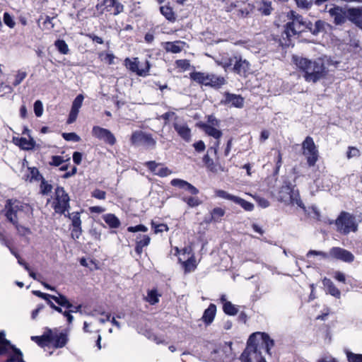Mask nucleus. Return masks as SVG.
<instances>
[{
	"mask_svg": "<svg viewBox=\"0 0 362 362\" xmlns=\"http://www.w3.org/2000/svg\"><path fill=\"white\" fill-rule=\"evenodd\" d=\"M130 142L132 146L143 145L146 147H154L156 146V140L151 134H147L143 131H135L132 134Z\"/></svg>",
	"mask_w": 362,
	"mask_h": 362,
	"instance_id": "4468645a",
	"label": "nucleus"
},
{
	"mask_svg": "<svg viewBox=\"0 0 362 362\" xmlns=\"http://www.w3.org/2000/svg\"><path fill=\"white\" fill-rule=\"evenodd\" d=\"M337 230L343 235L358 230V223L354 215L346 211H341L335 221Z\"/></svg>",
	"mask_w": 362,
	"mask_h": 362,
	"instance_id": "9d476101",
	"label": "nucleus"
},
{
	"mask_svg": "<svg viewBox=\"0 0 362 362\" xmlns=\"http://www.w3.org/2000/svg\"><path fill=\"white\" fill-rule=\"evenodd\" d=\"M4 23L10 28H14L16 23L13 18L8 13L5 12L3 16Z\"/></svg>",
	"mask_w": 362,
	"mask_h": 362,
	"instance_id": "5fc2aeb1",
	"label": "nucleus"
},
{
	"mask_svg": "<svg viewBox=\"0 0 362 362\" xmlns=\"http://www.w3.org/2000/svg\"><path fill=\"white\" fill-rule=\"evenodd\" d=\"M151 227L153 230V233L155 234H158L159 233H163V231H168L169 227L165 223H158L157 224L153 221L151 223Z\"/></svg>",
	"mask_w": 362,
	"mask_h": 362,
	"instance_id": "a18cd8bd",
	"label": "nucleus"
},
{
	"mask_svg": "<svg viewBox=\"0 0 362 362\" xmlns=\"http://www.w3.org/2000/svg\"><path fill=\"white\" fill-rule=\"evenodd\" d=\"M323 286L325 288V291L327 293L335 297L336 298H340L341 297V291L338 288L336 287L334 284L330 279L325 277L322 280Z\"/></svg>",
	"mask_w": 362,
	"mask_h": 362,
	"instance_id": "bb28decb",
	"label": "nucleus"
},
{
	"mask_svg": "<svg viewBox=\"0 0 362 362\" xmlns=\"http://www.w3.org/2000/svg\"><path fill=\"white\" fill-rule=\"evenodd\" d=\"M207 122H206L208 124H211L212 126H219L220 125V121L216 119V117L214 115H209L206 117Z\"/></svg>",
	"mask_w": 362,
	"mask_h": 362,
	"instance_id": "774afa93",
	"label": "nucleus"
},
{
	"mask_svg": "<svg viewBox=\"0 0 362 362\" xmlns=\"http://www.w3.org/2000/svg\"><path fill=\"white\" fill-rule=\"evenodd\" d=\"M348 13L349 19L358 27L362 28V9L350 8Z\"/></svg>",
	"mask_w": 362,
	"mask_h": 362,
	"instance_id": "473e14b6",
	"label": "nucleus"
},
{
	"mask_svg": "<svg viewBox=\"0 0 362 362\" xmlns=\"http://www.w3.org/2000/svg\"><path fill=\"white\" fill-rule=\"evenodd\" d=\"M28 170L30 172V174L26 175V180H29L31 182L33 180L40 181V180L42 178L43 176L40 174L37 168L28 167Z\"/></svg>",
	"mask_w": 362,
	"mask_h": 362,
	"instance_id": "58836bf2",
	"label": "nucleus"
},
{
	"mask_svg": "<svg viewBox=\"0 0 362 362\" xmlns=\"http://www.w3.org/2000/svg\"><path fill=\"white\" fill-rule=\"evenodd\" d=\"M197 126L204 132V133L215 139H220L222 136L223 133L221 130L218 129L217 127L219 126H212L211 124H208L204 122H199L197 124Z\"/></svg>",
	"mask_w": 362,
	"mask_h": 362,
	"instance_id": "b1692460",
	"label": "nucleus"
},
{
	"mask_svg": "<svg viewBox=\"0 0 362 362\" xmlns=\"http://www.w3.org/2000/svg\"><path fill=\"white\" fill-rule=\"evenodd\" d=\"M124 65L130 71L135 73L139 76L143 77H145L148 75L151 69V64L148 60H146L145 62V66L141 69H139V62L137 57H134L132 59H131L129 57H127L124 60Z\"/></svg>",
	"mask_w": 362,
	"mask_h": 362,
	"instance_id": "dca6fc26",
	"label": "nucleus"
},
{
	"mask_svg": "<svg viewBox=\"0 0 362 362\" xmlns=\"http://www.w3.org/2000/svg\"><path fill=\"white\" fill-rule=\"evenodd\" d=\"M346 358L348 362H362L361 354H354L351 351H347Z\"/></svg>",
	"mask_w": 362,
	"mask_h": 362,
	"instance_id": "3c124183",
	"label": "nucleus"
},
{
	"mask_svg": "<svg viewBox=\"0 0 362 362\" xmlns=\"http://www.w3.org/2000/svg\"><path fill=\"white\" fill-rule=\"evenodd\" d=\"M68 216L71 220V238L74 239H78L83 232L80 213L73 212L71 214H69Z\"/></svg>",
	"mask_w": 362,
	"mask_h": 362,
	"instance_id": "aec40b11",
	"label": "nucleus"
},
{
	"mask_svg": "<svg viewBox=\"0 0 362 362\" xmlns=\"http://www.w3.org/2000/svg\"><path fill=\"white\" fill-rule=\"evenodd\" d=\"M274 346V341L266 332H257L252 333L247 340L246 349L239 358L240 362H251L250 353L257 354L259 347H262L266 354L271 356V349Z\"/></svg>",
	"mask_w": 362,
	"mask_h": 362,
	"instance_id": "20e7f679",
	"label": "nucleus"
},
{
	"mask_svg": "<svg viewBox=\"0 0 362 362\" xmlns=\"http://www.w3.org/2000/svg\"><path fill=\"white\" fill-rule=\"evenodd\" d=\"M245 99L240 95L225 92L223 98L221 100V104L228 105L236 108H243L244 107Z\"/></svg>",
	"mask_w": 362,
	"mask_h": 362,
	"instance_id": "6ab92c4d",
	"label": "nucleus"
},
{
	"mask_svg": "<svg viewBox=\"0 0 362 362\" xmlns=\"http://www.w3.org/2000/svg\"><path fill=\"white\" fill-rule=\"evenodd\" d=\"M159 296L160 295L158 293L157 289H152L148 292V301L151 305H155L158 303Z\"/></svg>",
	"mask_w": 362,
	"mask_h": 362,
	"instance_id": "49530a36",
	"label": "nucleus"
},
{
	"mask_svg": "<svg viewBox=\"0 0 362 362\" xmlns=\"http://www.w3.org/2000/svg\"><path fill=\"white\" fill-rule=\"evenodd\" d=\"M70 158H68L66 160H69ZM66 160L64 159L62 156H52L51 157V160L49 162V165L50 166L54 167H59L63 163H64Z\"/></svg>",
	"mask_w": 362,
	"mask_h": 362,
	"instance_id": "de8ad7c7",
	"label": "nucleus"
},
{
	"mask_svg": "<svg viewBox=\"0 0 362 362\" xmlns=\"http://www.w3.org/2000/svg\"><path fill=\"white\" fill-rule=\"evenodd\" d=\"M216 313V306L214 303H210L209 307L204 311L202 320L206 325L211 324L215 318Z\"/></svg>",
	"mask_w": 362,
	"mask_h": 362,
	"instance_id": "cd10ccee",
	"label": "nucleus"
},
{
	"mask_svg": "<svg viewBox=\"0 0 362 362\" xmlns=\"http://www.w3.org/2000/svg\"><path fill=\"white\" fill-rule=\"evenodd\" d=\"M99 57L101 58V60L105 61L108 65L114 64V59L115 58V55L112 53H106L103 52L99 53Z\"/></svg>",
	"mask_w": 362,
	"mask_h": 362,
	"instance_id": "8fccbe9b",
	"label": "nucleus"
},
{
	"mask_svg": "<svg viewBox=\"0 0 362 362\" xmlns=\"http://www.w3.org/2000/svg\"><path fill=\"white\" fill-rule=\"evenodd\" d=\"M91 196L95 199L103 200L106 198V192L100 189H95L92 192Z\"/></svg>",
	"mask_w": 362,
	"mask_h": 362,
	"instance_id": "e2e57ef3",
	"label": "nucleus"
},
{
	"mask_svg": "<svg viewBox=\"0 0 362 362\" xmlns=\"http://www.w3.org/2000/svg\"><path fill=\"white\" fill-rule=\"evenodd\" d=\"M297 6L300 8H303V9H309L312 5H313V1H308V0H293Z\"/></svg>",
	"mask_w": 362,
	"mask_h": 362,
	"instance_id": "6e6d98bb",
	"label": "nucleus"
},
{
	"mask_svg": "<svg viewBox=\"0 0 362 362\" xmlns=\"http://www.w3.org/2000/svg\"><path fill=\"white\" fill-rule=\"evenodd\" d=\"M223 69L230 71L243 78H246L250 73V62L243 59L240 54H235L230 57H223L219 62Z\"/></svg>",
	"mask_w": 362,
	"mask_h": 362,
	"instance_id": "39448f33",
	"label": "nucleus"
},
{
	"mask_svg": "<svg viewBox=\"0 0 362 362\" xmlns=\"http://www.w3.org/2000/svg\"><path fill=\"white\" fill-rule=\"evenodd\" d=\"M33 293L35 296L45 300L47 302V303L49 305V307L57 312H61V308L56 305L52 302V300H54L56 303L58 304V305L60 306H71V305L69 304V300H68L66 296L62 293H58V296H56L48 293H42L40 291L37 290L33 291Z\"/></svg>",
	"mask_w": 362,
	"mask_h": 362,
	"instance_id": "9b49d317",
	"label": "nucleus"
},
{
	"mask_svg": "<svg viewBox=\"0 0 362 362\" xmlns=\"http://www.w3.org/2000/svg\"><path fill=\"white\" fill-rule=\"evenodd\" d=\"M103 220L111 228H118L121 225L119 219L113 214L104 215Z\"/></svg>",
	"mask_w": 362,
	"mask_h": 362,
	"instance_id": "c9c22d12",
	"label": "nucleus"
},
{
	"mask_svg": "<svg viewBox=\"0 0 362 362\" xmlns=\"http://www.w3.org/2000/svg\"><path fill=\"white\" fill-rule=\"evenodd\" d=\"M27 76V73L23 71H18L15 76V80L13 83L14 86L19 85Z\"/></svg>",
	"mask_w": 362,
	"mask_h": 362,
	"instance_id": "4d7b16f0",
	"label": "nucleus"
},
{
	"mask_svg": "<svg viewBox=\"0 0 362 362\" xmlns=\"http://www.w3.org/2000/svg\"><path fill=\"white\" fill-rule=\"evenodd\" d=\"M193 147L194 148L195 151L198 153L203 152L206 148L205 144L202 140H199L194 143Z\"/></svg>",
	"mask_w": 362,
	"mask_h": 362,
	"instance_id": "338daca9",
	"label": "nucleus"
},
{
	"mask_svg": "<svg viewBox=\"0 0 362 362\" xmlns=\"http://www.w3.org/2000/svg\"><path fill=\"white\" fill-rule=\"evenodd\" d=\"M83 98V95L82 94H79L74 100L66 122L68 124H71L76 121L79 110L82 106Z\"/></svg>",
	"mask_w": 362,
	"mask_h": 362,
	"instance_id": "412c9836",
	"label": "nucleus"
},
{
	"mask_svg": "<svg viewBox=\"0 0 362 362\" xmlns=\"http://www.w3.org/2000/svg\"><path fill=\"white\" fill-rule=\"evenodd\" d=\"M289 180H284L279 187L277 193V199L281 202L291 205H297L298 207L305 209V206L300 199L298 189H295Z\"/></svg>",
	"mask_w": 362,
	"mask_h": 362,
	"instance_id": "423d86ee",
	"label": "nucleus"
},
{
	"mask_svg": "<svg viewBox=\"0 0 362 362\" xmlns=\"http://www.w3.org/2000/svg\"><path fill=\"white\" fill-rule=\"evenodd\" d=\"M151 240V239L148 235H144L142 240H136V243H135L134 251L138 256H141V254L144 251V247L149 245Z\"/></svg>",
	"mask_w": 362,
	"mask_h": 362,
	"instance_id": "2f4dec72",
	"label": "nucleus"
},
{
	"mask_svg": "<svg viewBox=\"0 0 362 362\" xmlns=\"http://www.w3.org/2000/svg\"><path fill=\"white\" fill-rule=\"evenodd\" d=\"M257 11L263 16L270 15L273 11L272 2L264 0L261 1L257 6Z\"/></svg>",
	"mask_w": 362,
	"mask_h": 362,
	"instance_id": "e433bc0d",
	"label": "nucleus"
},
{
	"mask_svg": "<svg viewBox=\"0 0 362 362\" xmlns=\"http://www.w3.org/2000/svg\"><path fill=\"white\" fill-rule=\"evenodd\" d=\"M189 78L201 86L218 89L226 83V78L214 74L194 71L189 73Z\"/></svg>",
	"mask_w": 362,
	"mask_h": 362,
	"instance_id": "0eeeda50",
	"label": "nucleus"
},
{
	"mask_svg": "<svg viewBox=\"0 0 362 362\" xmlns=\"http://www.w3.org/2000/svg\"><path fill=\"white\" fill-rule=\"evenodd\" d=\"M68 342V337L65 333L61 332L59 334H53L52 341L53 346L56 349L62 348L66 346Z\"/></svg>",
	"mask_w": 362,
	"mask_h": 362,
	"instance_id": "72a5a7b5",
	"label": "nucleus"
},
{
	"mask_svg": "<svg viewBox=\"0 0 362 362\" xmlns=\"http://www.w3.org/2000/svg\"><path fill=\"white\" fill-rule=\"evenodd\" d=\"M360 155V151L356 147L349 146L348 151L346 152L347 158L350 159L353 157H358Z\"/></svg>",
	"mask_w": 362,
	"mask_h": 362,
	"instance_id": "052dcab7",
	"label": "nucleus"
},
{
	"mask_svg": "<svg viewBox=\"0 0 362 362\" xmlns=\"http://www.w3.org/2000/svg\"><path fill=\"white\" fill-rule=\"evenodd\" d=\"M288 17L290 21L285 25L284 30L279 40L282 47H289L291 44V37L301 33L309 31L313 35H317L325 31L326 23L324 21L317 20L313 24L294 11H291Z\"/></svg>",
	"mask_w": 362,
	"mask_h": 362,
	"instance_id": "f257e3e1",
	"label": "nucleus"
},
{
	"mask_svg": "<svg viewBox=\"0 0 362 362\" xmlns=\"http://www.w3.org/2000/svg\"><path fill=\"white\" fill-rule=\"evenodd\" d=\"M226 214V210L221 207H214L210 212H209V217L208 220H206V223H220L222 220L223 216Z\"/></svg>",
	"mask_w": 362,
	"mask_h": 362,
	"instance_id": "a878e982",
	"label": "nucleus"
},
{
	"mask_svg": "<svg viewBox=\"0 0 362 362\" xmlns=\"http://www.w3.org/2000/svg\"><path fill=\"white\" fill-rule=\"evenodd\" d=\"M98 9L103 12H108L114 16H117L124 11V6L118 0H99Z\"/></svg>",
	"mask_w": 362,
	"mask_h": 362,
	"instance_id": "f3484780",
	"label": "nucleus"
},
{
	"mask_svg": "<svg viewBox=\"0 0 362 362\" xmlns=\"http://www.w3.org/2000/svg\"><path fill=\"white\" fill-rule=\"evenodd\" d=\"M92 135L110 146H114L117 142L115 135L109 129L99 126L93 127Z\"/></svg>",
	"mask_w": 362,
	"mask_h": 362,
	"instance_id": "a211bd4d",
	"label": "nucleus"
},
{
	"mask_svg": "<svg viewBox=\"0 0 362 362\" xmlns=\"http://www.w3.org/2000/svg\"><path fill=\"white\" fill-rule=\"evenodd\" d=\"M311 255L320 256L323 258L330 257L333 259L347 263L354 262L355 258L354 255L351 252L339 247H333L330 249L329 254L322 251L310 250L308 251L306 256L309 257Z\"/></svg>",
	"mask_w": 362,
	"mask_h": 362,
	"instance_id": "6e6552de",
	"label": "nucleus"
},
{
	"mask_svg": "<svg viewBox=\"0 0 362 362\" xmlns=\"http://www.w3.org/2000/svg\"><path fill=\"white\" fill-rule=\"evenodd\" d=\"M209 153H206L202 158L203 163L206 167L211 172H216V168L214 162L209 156Z\"/></svg>",
	"mask_w": 362,
	"mask_h": 362,
	"instance_id": "37998d69",
	"label": "nucleus"
},
{
	"mask_svg": "<svg viewBox=\"0 0 362 362\" xmlns=\"http://www.w3.org/2000/svg\"><path fill=\"white\" fill-rule=\"evenodd\" d=\"M223 310L228 315H235L238 313V309L231 302L224 303Z\"/></svg>",
	"mask_w": 362,
	"mask_h": 362,
	"instance_id": "79ce46f5",
	"label": "nucleus"
},
{
	"mask_svg": "<svg viewBox=\"0 0 362 362\" xmlns=\"http://www.w3.org/2000/svg\"><path fill=\"white\" fill-rule=\"evenodd\" d=\"M292 61L297 68L303 73V78L307 82L317 83L326 78L328 69L325 59L322 57L314 60L305 57L293 56Z\"/></svg>",
	"mask_w": 362,
	"mask_h": 362,
	"instance_id": "f03ea898",
	"label": "nucleus"
},
{
	"mask_svg": "<svg viewBox=\"0 0 362 362\" xmlns=\"http://www.w3.org/2000/svg\"><path fill=\"white\" fill-rule=\"evenodd\" d=\"M161 14L170 22L174 23L177 19V15L173 8L168 4H165L160 7Z\"/></svg>",
	"mask_w": 362,
	"mask_h": 362,
	"instance_id": "7c9ffc66",
	"label": "nucleus"
},
{
	"mask_svg": "<svg viewBox=\"0 0 362 362\" xmlns=\"http://www.w3.org/2000/svg\"><path fill=\"white\" fill-rule=\"evenodd\" d=\"M40 192L41 194L42 195H47L48 194H49L52 189H53V187L51 184L48 183V182L47 180H45V179L44 178V177H42V178H41L40 180Z\"/></svg>",
	"mask_w": 362,
	"mask_h": 362,
	"instance_id": "a19ab883",
	"label": "nucleus"
},
{
	"mask_svg": "<svg viewBox=\"0 0 362 362\" xmlns=\"http://www.w3.org/2000/svg\"><path fill=\"white\" fill-rule=\"evenodd\" d=\"M161 165L160 163H158L154 160L147 161L145 163V166L154 175L159 177H163L171 174V170L167 167H160L158 169V166Z\"/></svg>",
	"mask_w": 362,
	"mask_h": 362,
	"instance_id": "5701e85b",
	"label": "nucleus"
},
{
	"mask_svg": "<svg viewBox=\"0 0 362 362\" xmlns=\"http://www.w3.org/2000/svg\"><path fill=\"white\" fill-rule=\"evenodd\" d=\"M59 307L62 308L60 305H59ZM58 313L62 314L66 318L68 324L72 323V322L74 320V317L71 315L72 313H71V310L67 309V310L63 311L62 308H61V312H58Z\"/></svg>",
	"mask_w": 362,
	"mask_h": 362,
	"instance_id": "69168bd1",
	"label": "nucleus"
},
{
	"mask_svg": "<svg viewBox=\"0 0 362 362\" xmlns=\"http://www.w3.org/2000/svg\"><path fill=\"white\" fill-rule=\"evenodd\" d=\"M53 339V334L50 329H47V332H45L41 336H32L31 340L35 341L39 346L45 347L47 345V343H51Z\"/></svg>",
	"mask_w": 362,
	"mask_h": 362,
	"instance_id": "393cba45",
	"label": "nucleus"
},
{
	"mask_svg": "<svg viewBox=\"0 0 362 362\" xmlns=\"http://www.w3.org/2000/svg\"><path fill=\"white\" fill-rule=\"evenodd\" d=\"M127 231L130 233H136L139 231L146 232L148 231V228L143 224H139L135 226H129L127 228Z\"/></svg>",
	"mask_w": 362,
	"mask_h": 362,
	"instance_id": "680f3d73",
	"label": "nucleus"
},
{
	"mask_svg": "<svg viewBox=\"0 0 362 362\" xmlns=\"http://www.w3.org/2000/svg\"><path fill=\"white\" fill-rule=\"evenodd\" d=\"M34 112L37 117H40L43 112V105L40 100H36L34 103Z\"/></svg>",
	"mask_w": 362,
	"mask_h": 362,
	"instance_id": "0e129e2a",
	"label": "nucleus"
},
{
	"mask_svg": "<svg viewBox=\"0 0 362 362\" xmlns=\"http://www.w3.org/2000/svg\"><path fill=\"white\" fill-rule=\"evenodd\" d=\"M0 334L2 335L3 340H6L8 342L7 344L1 342L0 343V356L7 354L9 350L11 349L13 354L7 358L6 362H24L21 351L14 345H12L10 341L5 338L4 332H0Z\"/></svg>",
	"mask_w": 362,
	"mask_h": 362,
	"instance_id": "ddd939ff",
	"label": "nucleus"
},
{
	"mask_svg": "<svg viewBox=\"0 0 362 362\" xmlns=\"http://www.w3.org/2000/svg\"><path fill=\"white\" fill-rule=\"evenodd\" d=\"M184 45H185V42L180 40L166 42L163 43V48L168 52L177 54L182 52Z\"/></svg>",
	"mask_w": 362,
	"mask_h": 362,
	"instance_id": "c85d7f7f",
	"label": "nucleus"
},
{
	"mask_svg": "<svg viewBox=\"0 0 362 362\" xmlns=\"http://www.w3.org/2000/svg\"><path fill=\"white\" fill-rule=\"evenodd\" d=\"M175 130L178 135L185 141H189L191 139V129L187 124L180 125L177 123L173 124Z\"/></svg>",
	"mask_w": 362,
	"mask_h": 362,
	"instance_id": "c756f323",
	"label": "nucleus"
},
{
	"mask_svg": "<svg viewBox=\"0 0 362 362\" xmlns=\"http://www.w3.org/2000/svg\"><path fill=\"white\" fill-rule=\"evenodd\" d=\"M170 185L173 187L187 191L192 195H197L199 192V189L196 187L182 179H173L170 181Z\"/></svg>",
	"mask_w": 362,
	"mask_h": 362,
	"instance_id": "4be33fe9",
	"label": "nucleus"
},
{
	"mask_svg": "<svg viewBox=\"0 0 362 362\" xmlns=\"http://www.w3.org/2000/svg\"><path fill=\"white\" fill-rule=\"evenodd\" d=\"M54 46L58 52L62 54H68L69 53L68 45L64 40H57L54 42Z\"/></svg>",
	"mask_w": 362,
	"mask_h": 362,
	"instance_id": "ea45409f",
	"label": "nucleus"
},
{
	"mask_svg": "<svg viewBox=\"0 0 362 362\" xmlns=\"http://www.w3.org/2000/svg\"><path fill=\"white\" fill-rule=\"evenodd\" d=\"M329 13L332 17H333L334 22L336 25H341L346 21V17L342 10L339 7L330 9Z\"/></svg>",
	"mask_w": 362,
	"mask_h": 362,
	"instance_id": "f704fd0d",
	"label": "nucleus"
},
{
	"mask_svg": "<svg viewBox=\"0 0 362 362\" xmlns=\"http://www.w3.org/2000/svg\"><path fill=\"white\" fill-rule=\"evenodd\" d=\"M35 142L33 139L28 141L26 138L21 137L20 139V146L23 149H31L33 148Z\"/></svg>",
	"mask_w": 362,
	"mask_h": 362,
	"instance_id": "864d4df0",
	"label": "nucleus"
},
{
	"mask_svg": "<svg viewBox=\"0 0 362 362\" xmlns=\"http://www.w3.org/2000/svg\"><path fill=\"white\" fill-rule=\"evenodd\" d=\"M62 137L66 140V141H76V142H78L80 141L81 138L78 135H77L76 133L74 132H70V133H63L62 134Z\"/></svg>",
	"mask_w": 362,
	"mask_h": 362,
	"instance_id": "13d9d810",
	"label": "nucleus"
},
{
	"mask_svg": "<svg viewBox=\"0 0 362 362\" xmlns=\"http://www.w3.org/2000/svg\"><path fill=\"white\" fill-rule=\"evenodd\" d=\"M185 273L193 272L197 268V262L194 255L192 254L190 257L182 263Z\"/></svg>",
	"mask_w": 362,
	"mask_h": 362,
	"instance_id": "4c0bfd02",
	"label": "nucleus"
},
{
	"mask_svg": "<svg viewBox=\"0 0 362 362\" xmlns=\"http://www.w3.org/2000/svg\"><path fill=\"white\" fill-rule=\"evenodd\" d=\"M4 243L6 245V246L8 248V250H10L11 253L18 259H21V255L18 252V251L17 250L16 248H15L10 240H4Z\"/></svg>",
	"mask_w": 362,
	"mask_h": 362,
	"instance_id": "bf43d9fd",
	"label": "nucleus"
},
{
	"mask_svg": "<svg viewBox=\"0 0 362 362\" xmlns=\"http://www.w3.org/2000/svg\"><path fill=\"white\" fill-rule=\"evenodd\" d=\"M277 156L275 160V168L274 170V175H277L279 173L280 168L282 165V153L281 150H277Z\"/></svg>",
	"mask_w": 362,
	"mask_h": 362,
	"instance_id": "09e8293b",
	"label": "nucleus"
},
{
	"mask_svg": "<svg viewBox=\"0 0 362 362\" xmlns=\"http://www.w3.org/2000/svg\"><path fill=\"white\" fill-rule=\"evenodd\" d=\"M303 154L305 156L309 167L315 165L318 160L319 152L313 139L308 136L302 143Z\"/></svg>",
	"mask_w": 362,
	"mask_h": 362,
	"instance_id": "f8f14e48",
	"label": "nucleus"
},
{
	"mask_svg": "<svg viewBox=\"0 0 362 362\" xmlns=\"http://www.w3.org/2000/svg\"><path fill=\"white\" fill-rule=\"evenodd\" d=\"M70 197L62 186H57L54 189L52 207L55 213L64 214L70 208Z\"/></svg>",
	"mask_w": 362,
	"mask_h": 362,
	"instance_id": "1a4fd4ad",
	"label": "nucleus"
},
{
	"mask_svg": "<svg viewBox=\"0 0 362 362\" xmlns=\"http://www.w3.org/2000/svg\"><path fill=\"white\" fill-rule=\"evenodd\" d=\"M182 201L190 207H196L202 204V201L197 197H185Z\"/></svg>",
	"mask_w": 362,
	"mask_h": 362,
	"instance_id": "c03bdc74",
	"label": "nucleus"
},
{
	"mask_svg": "<svg viewBox=\"0 0 362 362\" xmlns=\"http://www.w3.org/2000/svg\"><path fill=\"white\" fill-rule=\"evenodd\" d=\"M214 192L216 197L230 200L235 204L240 205L244 210L247 211H251L254 209V204L252 203L247 202L241 197L229 194L225 190L216 189Z\"/></svg>",
	"mask_w": 362,
	"mask_h": 362,
	"instance_id": "2eb2a0df",
	"label": "nucleus"
},
{
	"mask_svg": "<svg viewBox=\"0 0 362 362\" xmlns=\"http://www.w3.org/2000/svg\"><path fill=\"white\" fill-rule=\"evenodd\" d=\"M2 211L7 221L14 226L20 236H25L32 233L28 227L19 223L18 218V212L22 211L28 215L33 214V209L30 204L23 203L16 199H8Z\"/></svg>",
	"mask_w": 362,
	"mask_h": 362,
	"instance_id": "7ed1b4c3",
	"label": "nucleus"
},
{
	"mask_svg": "<svg viewBox=\"0 0 362 362\" xmlns=\"http://www.w3.org/2000/svg\"><path fill=\"white\" fill-rule=\"evenodd\" d=\"M175 65L177 68L181 69L182 71H186L190 67L189 60L184 59H177L175 61Z\"/></svg>",
	"mask_w": 362,
	"mask_h": 362,
	"instance_id": "603ef678",
	"label": "nucleus"
}]
</instances>
